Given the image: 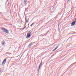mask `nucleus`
Here are the masks:
<instances>
[{
    "label": "nucleus",
    "instance_id": "obj_20",
    "mask_svg": "<svg viewBox=\"0 0 76 76\" xmlns=\"http://www.w3.org/2000/svg\"><path fill=\"white\" fill-rule=\"evenodd\" d=\"M75 20H76V18L75 19Z\"/></svg>",
    "mask_w": 76,
    "mask_h": 76
},
{
    "label": "nucleus",
    "instance_id": "obj_9",
    "mask_svg": "<svg viewBox=\"0 0 76 76\" xmlns=\"http://www.w3.org/2000/svg\"><path fill=\"white\" fill-rule=\"evenodd\" d=\"M2 42H3L2 43V45H4V44H5V42H4V41H2Z\"/></svg>",
    "mask_w": 76,
    "mask_h": 76
},
{
    "label": "nucleus",
    "instance_id": "obj_17",
    "mask_svg": "<svg viewBox=\"0 0 76 76\" xmlns=\"http://www.w3.org/2000/svg\"><path fill=\"white\" fill-rule=\"evenodd\" d=\"M9 0H7V1H8Z\"/></svg>",
    "mask_w": 76,
    "mask_h": 76
},
{
    "label": "nucleus",
    "instance_id": "obj_7",
    "mask_svg": "<svg viewBox=\"0 0 76 76\" xmlns=\"http://www.w3.org/2000/svg\"><path fill=\"white\" fill-rule=\"evenodd\" d=\"M58 47V46L56 47L54 49L52 50V51H55V50H56L57 48Z\"/></svg>",
    "mask_w": 76,
    "mask_h": 76
},
{
    "label": "nucleus",
    "instance_id": "obj_4",
    "mask_svg": "<svg viewBox=\"0 0 76 76\" xmlns=\"http://www.w3.org/2000/svg\"><path fill=\"white\" fill-rule=\"evenodd\" d=\"M75 23H76V21H73L71 25V26H73L75 25Z\"/></svg>",
    "mask_w": 76,
    "mask_h": 76
},
{
    "label": "nucleus",
    "instance_id": "obj_8",
    "mask_svg": "<svg viewBox=\"0 0 76 76\" xmlns=\"http://www.w3.org/2000/svg\"><path fill=\"white\" fill-rule=\"evenodd\" d=\"M25 20H26V22L27 23H28L29 22V21H27V18H26V17H25Z\"/></svg>",
    "mask_w": 76,
    "mask_h": 76
},
{
    "label": "nucleus",
    "instance_id": "obj_24",
    "mask_svg": "<svg viewBox=\"0 0 76 76\" xmlns=\"http://www.w3.org/2000/svg\"><path fill=\"white\" fill-rule=\"evenodd\" d=\"M53 8L52 9V10H53Z\"/></svg>",
    "mask_w": 76,
    "mask_h": 76
},
{
    "label": "nucleus",
    "instance_id": "obj_22",
    "mask_svg": "<svg viewBox=\"0 0 76 76\" xmlns=\"http://www.w3.org/2000/svg\"><path fill=\"white\" fill-rule=\"evenodd\" d=\"M27 20H29V19H28Z\"/></svg>",
    "mask_w": 76,
    "mask_h": 76
},
{
    "label": "nucleus",
    "instance_id": "obj_28",
    "mask_svg": "<svg viewBox=\"0 0 76 76\" xmlns=\"http://www.w3.org/2000/svg\"><path fill=\"white\" fill-rule=\"evenodd\" d=\"M14 57H13V58H14Z\"/></svg>",
    "mask_w": 76,
    "mask_h": 76
},
{
    "label": "nucleus",
    "instance_id": "obj_16",
    "mask_svg": "<svg viewBox=\"0 0 76 76\" xmlns=\"http://www.w3.org/2000/svg\"><path fill=\"white\" fill-rule=\"evenodd\" d=\"M68 1H69H69H70L69 0H67Z\"/></svg>",
    "mask_w": 76,
    "mask_h": 76
},
{
    "label": "nucleus",
    "instance_id": "obj_12",
    "mask_svg": "<svg viewBox=\"0 0 76 76\" xmlns=\"http://www.w3.org/2000/svg\"><path fill=\"white\" fill-rule=\"evenodd\" d=\"M6 54H12V53H6Z\"/></svg>",
    "mask_w": 76,
    "mask_h": 76
},
{
    "label": "nucleus",
    "instance_id": "obj_27",
    "mask_svg": "<svg viewBox=\"0 0 76 76\" xmlns=\"http://www.w3.org/2000/svg\"><path fill=\"white\" fill-rule=\"evenodd\" d=\"M28 27H29V26H28Z\"/></svg>",
    "mask_w": 76,
    "mask_h": 76
},
{
    "label": "nucleus",
    "instance_id": "obj_14",
    "mask_svg": "<svg viewBox=\"0 0 76 76\" xmlns=\"http://www.w3.org/2000/svg\"><path fill=\"white\" fill-rule=\"evenodd\" d=\"M1 72V69H0V72Z\"/></svg>",
    "mask_w": 76,
    "mask_h": 76
},
{
    "label": "nucleus",
    "instance_id": "obj_5",
    "mask_svg": "<svg viewBox=\"0 0 76 76\" xmlns=\"http://www.w3.org/2000/svg\"><path fill=\"white\" fill-rule=\"evenodd\" d=\"M6 59H4V61L2 63V65H4V64L6 63Z\"/></svg>",
    "mask_w": 76,
    "mask_h": 76
},
{
    "label": "nucleus",
    "instance_id": "obj_11",
    "mask_svg": "<svg viewBox=\"0 0 76 76\" xmlns=\"http://www.w3.org/2000/svg\"><path fill=\"white\" fill-rule=\"evenodd\" d=\"M34 23H33L31 25H30V26H32V25H34Z\"/></svg>",
    "mask_w": 76,
    "mask_h": 76
},
{
    "label": "nucleus",
    "instance_id": "obj_19",
    "mask_svg": "<svg viewBox=\"0 0 76 76\" xmlns=\"http://www.w3.org/2000/svg\"><path fill=\"white\" fill-rule=\"evenodd\" d=\"M49 22H50V21L48 22V23H49Z\"/></svg>",
    "mask_w": 76,
    "mask_h": 76
},
{
    "label": "nucleus",
    "instance_id": "obj_2",
    "mask_svg": "<svg viewBox=\"0 0 76 76\" xmlns=\"http://www.w3.org/2000/svg\"><path fill=\"white\" fill-rule=\"evenodd\" d=\"M2 31L8 34V30L5 28H2Z\"/></svg>",
    "mask_w": 76,
    "mask_h": 76
},
{
    "label": "nucleus",
    "instance_id": "obj_3",
    "mask_svg": "<svg viewBox=\"0 0 76 76\" xmlns=\"http://www.w3.org/2000/svg\"><path fill=\"white\" fill-rule=\"evenodd\" d=\"M42 61H41L40 64L39 66V67L37 69L38 72H39V69H40V67H41V66H42Z\"/></svg>",
    "mask_w": 76,
    "mask_h": 76
},
{
    "label": "nucleus",
    "instance_id": "obj_23",
    "mask_svg": "<svg viewBox=\"0 0 76 76\" xmlns=\"http://www.w3.org/2000/svg\"><path fill=\"white\" fill-rule=\"evenodd\" d=\"M26 23H27L26 22Z\"/></svg>",
    "mask_w": 76,
    "mask_h": 76
},
{
    "label": "nucleus",
    "instance_id": "obj_25",
    "mask_svg": "<svg viewBox=\"0 0 76 76\" xmlns=\"http://www.w3.org/2000/svg\"><path fill=\"white\" fill-rule=\"evenodd\" d=\"M20 27H21V26H20Z\"/></svg>",
    "mask_w": 76,
    "mask_h": 76
},
{
    "label": "nucleus",
    "instance_id": "obj_1",
    "mask_svg": "<svg viewBox=\"0 0 76 76\" xmlns=\"http://www.w3.org/2000/svg\"><path fill=\"white\" fill-rule=\"evenodd\" d=\"M31 32H32V31H30L27 34L26 36V38L27 39H28V38H29L31 37Z\"/></svg>",
    "mask_w": 76,
    "mask_h": 76
},
{
    "label": "nucleus",
    "instance_id": "obj_15",
    "mask_svg": "<svg viewBox=\"0 0 76 76\" xmlns=\"http://www.w3.org/2000/svg\"><path fill=\"white\" fill-rule=\"evenodd\" d=\"M25 28V27H24L22 29V30H23Z\"/></svg>",
    "mask_w": 76,
    "mask_h": 76
},
{
    "label": "nucleus",
    "instance_id": "obj_18",
    "mask_svg": "<svg viewBox=\"0 0 76 76\" xmlns=\"http://www.w3.org/2000/svg\"><path fill=\"white\" fill-rule=\"evenodd\" d=\"M24 28H26V26H25V27Z\"/></svg>",
    "mask_w": 76,
    "mask_h": 76
},
{
    "label": "nucleus",
    "instance_id": "obj_6",
    "mask_svg": "<svg viewBox=\"0 0 76 76\" xmlns=\"http://www.w3.org/2000/svg\"><path fill=\"white\" fill-rule=\"evenodd\" d=\"M27 3H28V1H27V0H24V4H25L26 6V4H27Z\"/></svg>",
    "mask_w": 76,
    "mask_h": 76
},
{
    "label": "nucleus",
    "instance_id": "obj_13",
    "mask_svg": "<svg viewBox=\"0 0 76 76\" xmlns=\"http://www.w3.org/2000/svg\"><path fill=\"white\" fill-rule=\"evenodd\" d=\"M60 23H59L58 24V26H60Z\"/></svg>",
    "mask_w": 76,
    "mask_h": 76
},
{
    "label": "nucleus",
    "instance_id": "obj_26",
    "mask_svg": "<svg viewBox=\"0 0 76 76\" xmlns=\"http://www.w3.org/2000/svg\"><path fill=\"white\" fill-rule=\"evenodd\" d=\"M28 25H29V24H28Z\"/></svg>",
    "mask_w": 76,
    "mask_h": 76
},
{
    "label": "nucleus",
    "instance_id": "obj_10",
    "mask_svg": "<svg viewBox=\"0 0 76 76\" xmlns=\"http://www.w3.org/2000/svg\"><path fill=\"white\" fill-rule=\"evenodd\" d=\"M32 43H30L28 45V47H30L31 45H32Z\"/></svg>",
    "mask_w": 76,
    "mask_h": 76
},
{
    "label": "nucleus",
    "instance_id": "obj_21",
    "mask_svg": "<svg viewBox=\"0 0 76 76\" xmlns=\"http://www.w3.org/2000/svg\"><path fill=\"white\" fill-rule=\"evenodd\" d=\"M18 56H17L16 57H18Z\"/></svg>",
    "mask_w": 76,
    "mask_h": 76
}]
</instances>
